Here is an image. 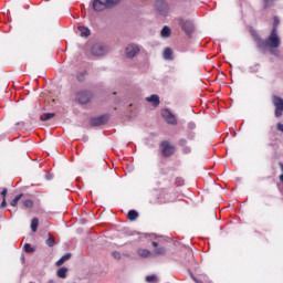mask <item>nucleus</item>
<instances>
[{"instance_id":"f257e3e1","label":"nucleus","mask_w":283,"mask_h":283,"mask_svg":"<svg viewBox=\"0 0 283 283\" xmlns=\"http://www.w3.org/2000/svg\"><path fill=\"white\" fill-rule=\"evenodd\" d=\"M281 41L280 35L275 31V29H272L270 35L265 40H259L258 41V49L262 54L266 52V48H270L271 54H275L273 50H277L280 48Z\"/></svg>"},{"instance_id":"f03ea898","label":"nucleus","mask_w":283,"mask_h":283,"mask_svg":"<svg viewBox=\"0 0 283 283\" xmlns=\"http://www.w3.org/2000/svg\"><path fill=\"white\" fill-rule=\"evenodd\" d=\"M118 3H120V0H93L92 8L95 12H103V10H109Z\"/></svg>"},{"instance_id":"7ed1b4c3","label":"nucleus","mask_w":283,"mask_h":283,"mask_svg":"<svg viewBox=\"0 0 283 283\" xmlns=\"http://www.w3.org/2000/svg\"><path fill=\"white\" fill-rule=\"evenodd\" d=\"M160 149L165 158H169L170 156H174V154H176V146L171 145V143H169L168 140H164L160 143Z\"/></svg>"},{"instance_id":"20e7f679","label":"nucleus","mask_w":283,"mask_h":283,"mask_svg":"<svg viewBox=\"0 0 283 283\" xmlns=\"http://www.w3.org/2000/svg\"><path fill=\"white\" fill-rule=\"evenodd\" d=\"M272 103L275 107V117L280 118L283 114V98L277 95H274L272 97Z\"/></svg>"},{"instance_id":"39448f33","label":"nucleus","mask_w":283,"mask_h":283,"mask_svg":"<svg viewBox=\"0 0 283 283\" xmlns=\"http://www.w3.org/2000/svg\"><path fill=\"white\" fill-rule=\"evenodd\" d=\"M178 22L186 34H193L195 27H193V22L191 20H186V19L179 18Z\"/></svg>"},{"instance_id":"423d86ee","label":"nucleus","mask_w":283,"mask_h":283,"mask_svg":"<svg viewBox=\"0 0 283 283\" xmlns=\"http://www.w3.org/2000/svg\"><path fill=\"white\" fill-rule=\"evenodd\" d=\"M156 10L159 12L161 17H167L169 13V7L167 6V2L165 0H156Z\"/></svg>"},{"instance_id":"0eeeda50","label":"nucleus","mask_w":283,"mask_h":283,"mask_svg":"<svg viewBox=\"0 0 283 283\" xmlns=\"http://www.w3.org/2000/svg\"><path fill=\"white\" fill-rule=\"evenodd\" d=\"M161 116L168 123V125H178V120L176 119V115H172L171 111L165 108L161 111Z\"/></svg>"},{"instance_id":"6e6552de","label":"nucleus","mask_w":283,"mask_h":283,"mask_svg":"<svg viewBox=\"0 0 283 283\" xmlns=\"http://www.w3.org/2000/svg\"><path fill=\"white\" fill-rule=\"evenodd\" d=\"M76 101L81 103V105H86L88 101H92V93L87 91H81L76 94Z\"/></svg>"},{"instance_id":"1a4fd4ad","label":"nucleus","mask_w":283,"mask_h":283,"mask_svg":"<svg viewBox=\"0 0 283 283\" xmlns=\"http://www.w3.org/2000/svg\"><path fill=\"white\" fill-rule=\"evenodd\" d=\"M138 52H140V49L136 44H130L125 50L127 59H134V56H136Z\"/></svg>"},{"instance_id":"9d476101","label":"nucleus","mask_w":283,"mask_h":283,"mask_svg":"<svg viewBox=\"0 0 283 283\" xmlns=\"http://www.w3.org/2000/svg\"><path fill=\"white\" fill-rule=\"evenodd\" d=\"M107 50L102 44H95L92 48V55L93 56H105Z\"/></svg>"},{"instance_id":"9b49d317","label":"nucleus","mask_w":283,"mask_h":283,"mask_svg":"<svg viewBox=\"0 0 283 283\" xmlns=\"http://www.w3.org/2000/svg\"><path fill=\"white\" fill-rule=\"evenodd\" d=\"M107 116L102 115L99 117H95L92 119V125L93 127H101V125H106L107 124Z\"/></svg>"},{"instance_id":"f8f14e48","label":"nucleus","mask_w":283,"mask_h":283,"mask_svg":"<svg viewBox=\"0 0 283 283\" xmlns=\"http://www.w3.org/2000/svg\"><path fill=\"white\" fill-rule=\"evenodd\" d=\"M153 247L155 248L154 255H165L167 253L165 248H158V242L156 241H153Z\"/></svg>"},{"instance_id":"ddd939ff","label":"nucleus","mask_w":283,"mask_h":283,"mask_svg":"<svg viewBox=\"0 0 283 283\" xmlns=\"http://www.w3.org/2000/svg\"><path fill=\"white\" fill-rule=\"evenodd\" d=\"M163 56L165 61H174V51H171L169 48H166L164 50Z\"/></svg>"},{"instance_id":"4468645a","label":"nucleus","mask_w":283,"mask_h":283,"mask_svg":"<svg viewBox=\"0 0 283 283\" xmlns=\"http://www.w3.org/2000/svg\"><path fill=\"white\" fill-rule=\"evenodd\" d=\"M148 103H153L154 107H158L160 105V97L158 95H151L150 97H146Z\"/></svg>"},{"instance_id":"2eb2a0df","label":"nucleus","mask_w":283,"mask_h":283,"mask_svg":"<svg viewBox=\"0 0 283 283\" xmlns=\"http://www.w3.org/2000/svg\"><path fill=\"white\" fill-rule=\"evenodd\" d=\"M70 258H72L71 253H66L65 255H63L62 258H60V260L56 261V266H63V264H65V262H67V260H70Z\"/></svg>"},{"instance_id":"dca6fc26","label":"nucleus","mask_w":283,"mask_h":283,"mask_svg":"<svg viewBox=\"0 0 283 283\" xmlns=\"http://www.w3.org/2000/svg\"><path fill=\"white\" fill-rule=\"evenodd\" d=\"M77 30L81 32V33H80V36L87 38V36H90V34H92V32L90 31V29H87V28H85V27H82V25H80V27L77 28Z\"/></svg>"},{"instance_id":"f3484780","label":"nucleus","mask_w":283,"mask_h":283,"mask_svg":"<svg viewBox=\"0 0 283 283\" xmlns=\"http://www.w3.org/2000/svg\"><path fill=\"white\" fill-rule=\"evenodd\" d=\"M57 277L65 280L67 277V268H60L56 272Z\"/></svg>"},{"instance_id":"a211bd4d","label":"nucleus","mask_w":283,"mask_h":283,"mask_svg":"<svg viewBox=\"0 0 283 283\" xmlns=\"http://www.w3.org/2000/svg\"><path fill=\"white\" fill-rule=\"evenodd\" d=\"M161 36L164 39H169L171 36V29L169 27H164L161 30Z\"/></svg>"},{"instance_id":"6ab92c4d","label":"nucleus","mask_w":283,"mask_h":283,"mask_svg":"<svg viewBox=\"0 0 283 283\" xmlns=\"http://www.w3.org/2000/svg\"><path fill=\"white\" fill-rule=\"evenodd\" d=\"M127 219L130 220V222H134V220H137V219H138V211H136V210H130V211L127 213Z\"/></svg>"},{"instance_id":"aec40b11","label":"nucleus","mask_w":283,"mask_h":283,"mask_svg":"<svg viewBox=\"0 0 283 283\" xmlns=\"http://www.w3.org/2000/svg\"><path fill=\"white\" fill-rule=\"evenodd\" d=\"M137 253L140 258H149L151 255V251L147 249H139Z\"/></svg>"},{"instance_id":"412c9836","label":"nucleus","mask_w":283,"mask_h":283,"mask_svg":"<svg viewBox=\"0 0 283 283\" xmlns=\"http://www.w3.org/2000/svg\"><path fill=\"white\" fill-rule=\"evenodd\" d=\"M39 229V218H33L31 221V230L33 233H36V230Z\"/></svg>"},{"instance_id":"4be33fe9","label":"nucleus","mask_w":283,"mask_h":283,"mask_svg":"<svg viewBox=\"0 0 283 283\" xmlns=\"http://www.w3.org/2000/svg\"><path fill=\"white\" fill-rule=\"evenodd\" d=\"M23 251L25 253H34V251H36V249L33 248L30 243H25L23 247Z\"/></svg>"},{"instance_id":"5701e85b","label":"nucleus","mask_w":283,"mask_h":283,"mask_svg":"<svg viewBox=\"0 0 283 283\" xmlns=\"http://www.w3.org/2000/svg\"><path fill=\"white\" fill-rule=\"evenodd\" d=\"M54 118V113H45L40 117V120L45 122Z\"/></svg>"},{"instance_id":"b1692460","label":"nucleus","mask_w":283,"mask_h":283,"mask_svg":"<svg viewBox=\"0 0 283 283\" xmlns=\"http://www.w3.org/2000/svg\"><path fill=\"white\" fill-rule=\"evenodd\" d=\"M54 244H56L54 237H52V234H49V238L46 239V245L52 248V247H54Z\"/></svg>"},{"instance_id":"393cba45","label":"nucleus","mask_w":283,"mask_h":283,"mask_svg":"<svg viewBox=\"0 0 283 283\" xmlns=\"http://www.w3.org/2000/svg\"><path fill=\"white\" fill-rule=\"evenodd\" d=\"M21 198H23V193L18 195V196L11 201V207H17V205H19V200H21Z\"/></svg>"},{"instance_id":"a878e982","label":"nucleus","mask_w":283,"mask_h":283,"mask_svg":"<svg viewBox=\"0 0 283 283\" xmlns=\"http://www.w3.org/2000/svg\"><path fill=\"white\" fill-rule=\"evenodd\" d=\"M23 207H25L27 209H32V207H34V202L30 199H27L23 201Z\"/></svg>"},{"instance_id":"bb28decb","label":"nucleus","mask_w":283,"mask_h":283,"mask_svg":"<svg viewBox=\"0 0 283 283\" xmlns=\"http://www.w3.org/2000/svg\"><path fill=\"white\" fill-rule=\"evenodd\" d=\"M279 25H280V18L274 17L272 30H275V32H277V27H279Z\"/></svg>"},{"instance_id":"cd10ccee","label":"nucleus","mask_w":283,"mask_h":283,"mask_svg":"<svg viewBox=\"0 0 283 283\" xmlns=\"http://www.w3.org/2000/svg\"><path fill=\"white\" fill-rule=\"evenodd\" d=\"M156 280H158V276H156L154 274L146 276V282H148V283L156 282Z\"/></svg>"},{"instance_id":"c85d7f7f","label":"nucleus","mask_w":283,"mask_h":283,"mask_svg":"<svg viewBox=\"0 0 283 283\" xmlns=\"http://www.w3.org/2000/svg\"><path fill=\"white\" fill-rule=\"evenodd\" d=\"M178 145H179V147H187V139H185V138L179 139Z\"/></svg>"},{"instance_id":"c756f323","label":"nucleus","mask_w":283,"mask_h":283,"mask_svg":"<svg viewBox=\"0 0 283 283\" xmlns=\"http://www.w3.org/2000/svg\"><path fill=\"white\" fill-rule=\"evenodd\" d=\"M112 255H113V258H114L115 260H120V252L114 251V252L112 253Z\"/></svg>"},{"instance_id":"7c9ffc66","label":"nucleus","mask_w":283,"mask_h":283,"mask_svg":"<svg viewBox=\"0 0 283 283\" xmlns=\"http://www.w3.org/2000/svg\"><path fill=\"white\" fill-rule=\"evenodd\" d=\"M182 151H184V154H191V147H189V146H184V147H182Z\"/></svg>"},{"instance_id":"2f4dec72","label":"nucleus","mask_w":283,"mask_h":283,"mask_svg":"<svg viewBox=\"0 0 283 283\" xmlns=\"http://www.w3.org/2000/svg\"><path fill=\"white\" fill-rule=\"evenodd\" d=\"M1 196L3 198H6V196H8V188H3V190L1 191Z\"/></svg>"},{"instance_id":"473e14b6","label":"nucleus","mask_w":283,"mask_h":283,"mask_svg":"<svg viewBox=\"0 0 283 283\" xmlns=\"http://www.w3.org/2000/svg\"><path fill=\"white\" fill-rule=\"evenodd\" d=\"M276 129H277V132H282V134H283V124H277Z\"/></svg>"},{"instance_id":"72a5a7b5","label":"nucleus","mask_w":283,"mask_h":283,"mask_svg":"<svg viewBox=\"0 0 283 283\" xmlns=\"http://www.w3.org/2000/svg\"><path fill=\"white\" fill-rule=\"evenodd\" d=\"M188 127H189V129H196V124L195 123H189Z\"/></svg>"},{"instance_id":"f704fd0d","label":"nucleus","mask_w":283,"mask_h":283,"mask_svg":"<svg viewBox=\"0 0 283 283\" xmlns=\"http://www.w3.org/2000/svg\"><path fill=\"white\" fill-rule=\"evenodd\" d=\"M192 280H193V282H196V283H205V282H202V280L197 279L196 276H192Z\"/></svg>"},{"instance_id":"c9c22d12","label":"nucleus","mask_w":283,"mask_h":283,"mask_svg":"<svg viewBox=\"0 0 283 283\" xmlns=\"http://www.w3.org/2000/svg\"><path fill=\"white\" fill-rule=\"evenodd\" d=\"M1 207H8V202L6 201V198H3L2 202H1Z\"/></svg>"},{"instance_id":"e433bc0d","label":"nucleus","mask_w":283,"mask_h":283,"mask_svg":"<svg viewBox=\"0 0 283 283\" xmlns=\"http://www.w3.org/2000/svg\"><path fill=\"white\" fill-rule=\"evenodd\" d=\"M265 8H269L271 6V0H264Z\"/></svg>"},{"instance_id":"4c0bfd02","label":"nucleus","mask_w":283,"mask_h":283,"mask_svg":"<svg viewBox=\"0 0 283 283\" xmlns=\"http://www.w3.org/2000/svg\"><path fill=\"white\" fill-rule=\"evenodd\" d=\"M279 166H280V169H281V171H282V174H283V164H282V163H279Z\"/></svg>"},{"instance_id":"58836bf2","label":"nucleus","mask_w":283,"mask_h":283,"mask_svg":"<svg viewBox=\"0 0 283 283\" xmlns=\"http://www.w3.org/2000/svg\"><path fill=\"white\" fill-rule=\"evenodd\" d=\"M279 180H280V182H283V175L279 176Z\"/></svg>"},{"instance_id":"ea45409f","label":"nucleus","mask_w":283,"mask_h":283,"mask_svg":"<svg viewBox=\"0 0 283 283\" xmlns=\"http://www.w3.org/2000/svg\"><path fill=\"white\" fill-rule=\"evenodd\" d=\"M21 260H22V263H24L25 262V255H22Z\"/></svg>"},{"instance_id":"a19ab883","label":"nucleus","mask_w":283,"mask_h":283,"mask_svg":"<svg viewBox=\"0 0 283 283\" xmlns=\"http://www.w3.org/2000/svg\"><path fill=\"white\" fill-rule=\"evenodd\" d=\"M189 140H193V135L188 136Z\"/></svg>"}]
</instances>
